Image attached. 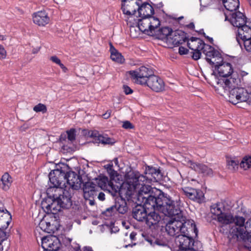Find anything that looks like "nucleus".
Returning a JSON list of instances; mask_svg holds the SVG:
<instances>
[{"instance_id": "obj_27", "label": "nucleus", "mask_w": 251, "mask_h": 251, "mask_svg": "<svg viewBox=\"0 0 251 251\" xmlns=\"http://www.w3.org/2000/svg\"><path fill=\"white\" fill-rule=\"evenodd\" d=\"M190 165L192 169L199 173L203 174L204 175L210 176L213 174L212 170L204 164L190 161Z\"/></svg>"}, {"instance_id": "obj_14", "label": "nucleus", "mask_w": 251, "mask_h": 251, "mask_svg": "<svg viewBox=\"0 0 251 251\" xmlns=\"http://www.w3.org/2000/svg\"><path fill=\"white\" fill-rule=\"evenodd\" d=\"M98 186L103 189H106L111 193L113 196H116L119 194L120 187L119 186L114 185L113 182L109 181L107 177L105 176H100L97 179Z\"/></svg>"}, {"instance_id": "obj_31", "label": "nucleus", "mask_w": 251, "mask_h": 251, "mask_svg": "<svg viewBox=\"0 0 251 251\" xmlns=\"http://www.w3.org/2000/svg\"><path fill=\"white\" fill-rule=\"evenodd\" d=\"M239 36L244 42L247 40L251 39V27L249 25H245L238 29Z\"/></svg>"}, {"instance_id": "obj_21", "label": "nucleus", "mask_w": 251, "mask_h": 251, "mask_svg": "<svg viewBox=\"0 0 251 251\" xmlns=\"http://www.w3.org/2000/svg\"><path fill=\"white\" fill-rule=\"evenodd\" d=\"M187 40L186 33L182 30H176L172 33L169 41L176 46L183 44Z\"/></svg>"}, {"instance_id": "obj_23", "label": "nucleus", "mask_w": 251, "mask_h": 251, "mask_svg": "<svg viewBox=\"0 0 251 251\" xmlns=\"http://www.w3.org/2000/svg\"><path fill=\"white\" fill-rule=\"evenodd\" d=\"M215 70L218 72L219 75L223 78L228 77L235 73L233 71L231 64L227 62H223L220 65H218L217 67H215Z\"/></svg>"}, {"instance_id": "obj_5", "label": "nucleus", "mask_w": 251, "mask_h": 251, "mask_svg": "<svg viewBox=\"0 0 251 251\" xmlns=\"http://www.w3.org/2000/svg\"><path fill=\"white\" fill-rule=\"evenodd\" d=\"M185 233L177 235L175 238V243L179 248V251H196L193 248L195 236L198 235V230L196 231H185Z\"/></svg>"}, {"instance_id": "obj_41", "label": "nucleus", "mask_w": 251, "mask_h": 251, "mask_svg": "<svg viewBox=\"0 0 251 251\" xmlns=\"http://www.w3.org/2000/svg\"><path fill=\"white\" fill-rule=\"evenodd\" d=\"M150 24V33H152L160 25V21L157 18L154 17H149Z\"/></svg>"}, {"instance_id": "obj_55", "label": "nucleus", "mask_w": 251, "mask_h": 251, "mask_svg": "<svg viewBox=\"0 0 251 251\" xmlns=\"http://www.w3.org/2000/svg\"><path fill=\"white\" fill-rule=\"evenodd\" d=\"M6 51L4 47L0 45V59H3L6 58Z\"/></svg>"}, {"instance_id": "obj_48", "label": "nucleus", "mask_w": 251, "mask_h": 251, "mask_svg": "<svg viewBox=\"0 0 251 251\" xmlns=\"http://www.w3.org/2000/svg\"><path fill=\"white\" fill-rule=\"evenodd\" d=\"M33 110L36 112H42L43 113L47 111L46 106L42 103H39L33 107Z\"/></svg>"}, {"instance_id": "obj_25", "label": "nucleus", "mask_w": 251, "mask_h": 251, "mask_svg": "<svg viewBox=\"0 0 251 251\" xmlns=\"http://www.w3.org/2000/svg\"><path fill=\"white\" fill-rule=\"evenodd\" d=\"M33 23L39 26H45L50 22V18L45 11L34 13L32 16Z\"/></svg>"}, {"instance_id": "obj_22", "label": "nucleus", "mask_w": 251, "mask_h": 251, "mask_svg": "<svg viewBox=\"0 0 251 251\" xmlns=\"http://www.w3.org/2000/svg\"><path fill=\"white\" fill-rule=\"evenodd\" d=\"M97 186L92 182H86L83 184V191L84 198L86 200H89L90 198H94L97 196Z\"/></svg>"}, {"instance_id": "obj_44", "label": "nucleus", "mask_w": 251, "mask_h": 251, "mask_svg": "<svg viewBox=\"0 0 251 251\" xmlns=\"http://www.w3.org/2000/svg\"><path fill=\"white\" fill-rule=\"evenodd\" d=\"M226 162L228 168L231 171H234L238 168L239 162L237 160L230 158L227 159Z\"/></svg>"}, {"instance_id": "obj_64", "label": "nucleus", "mask_w": 251, "mask_h": 251, "mask_svg": "<svg viewBox=\"0 0 251 251\" xmlns=\"http://www.w3.org/2000/svg\"><path fill=\"white\" fill-rule=\"evenodd\" d=\"M81 251H93V250L91 247L85 246L82 248Z\"/></svg>"}, {"instance_id": "obj_11", "label": "nucleus", "mask_w": 251, "mask_h": 251, "mask_svg": "<svg viewBox=\"0 0 251 251\" xmlns=\"http://www.w3.org/2000/svg\"><path fill=\"white\" fill-rule=\"evenodd\" d=\"M49 179L50 183L53 185L50 187H66V172L62 170L56 169L52 171L49 174Z\"/></svg>"}, {"instance_id": "obj_6", "label": "nucleus", "mask_w": 251, "mask_h": 251, "mask_svg": "<svg viewBox=\"0 0 251 251\" xmlns=\"http://www.w3.org/2000/svg\"><path fill=\"white\" fill-rule=\"evenodd\" d=\"M130 6H133V9H127L126 10L124 9V13L128 15L135 14L137 10L139 16L141 18H149L154 14V9L153 7L148 3H145L141 4V1L140 0H132L129 4Z\"/></svg>"}, {"instance_id": "obj_24", "label": "nucleus", "mask_w": 251, "mask_h": 251, "mask_svg": "<svg viewBox=\"0 0 251 251\" xmlns=\"http://www.w3.org/2000/svg\"><path fill=\"white\" fill-rule=\"evenodd\" d=\"M206 46H209L206 44L200 38L192 37L187 42L188 47L192 50H202V52L205 54V50Z\"/></svg>"}, {"instance_id": "obj_35", "label": "nucleus", "mask_w": 251, "mask_h": 251, "mask_svg": "<svg viewBox=\"0 0 251 251\" xmlns=\"http://www.w3.org/2000/svg\"><path fill=\"white\" fill-rule=\"evenodd\" d=\"M110 51L111 52V58L112 60L121 64L124 63L125 61L124 57L121 53L118 52L112 46L111 43H110Z\"/></svg>"}, {"instance_id": "obj_56", "label": "nucleus", "mask_w": 251, "mask_h": 251, "mask_svg": "<svg viewBox=\"0 0 251 251\" xmlns=\"http://www.w3.org/2000/svg\"><path fill=\"white\" fill-rule=\"evenodd\" d=\"M239 75V77L241 78L242 81V85L245 84V82L244 79V77L248 75V73L245 71H240L239 73H237Z\"/></svg>"}, {"instance_id": "obj_39", "label": "nucleus", "mask_w": 251, "mask_h": 251, "mask_svg": "<svg viewBox=\"0 0 251 251\" xmlns=\"http://www.w3.org/2000/svg\"><path fill=\"white\" fill-rule=\"evenodd\" d=\"M180 190L182 191V193L184 195H185L190 200L194 201V199L196 198L194 195L195 192H196V189L189 187H185L184 188H181Z\"/></svg>"}, {"instance_id": "obj_54", "label": "nucleus", "mask_w": 251, "mask_h": 251, "mask_svg": "<svg viewBox=\"0 0 251 251\" xmlns=\"http://www.w3.org/2000/svg\"><path fill=\"white\" fill-rule=\"evenodd\" d=\"M107 171L109 173V174L110 175L111 178L113 179L114 176L116 175V172H115L113 169H112V165H108L107 167Z\"/></svg>"}, {"instance_id": "obj_26", "label": "nucleus", "mask_w": 251, "mask_h": 251, "mask_svg": "<svg viewBox=\"0 0 251 251\" xmlns=\"http://www.w3.org/2000/svg\"><path fill=\"white\" fill-rule=\"evenodd\" d=\"M11 220V215L6 209L3 207L2 214H1V219L0 220V230L2 232H5L4 230L6 229Z\"/></svg>"}, {"instance_id": "obj_34", "label": "nucleus", "mask_w": 251, "mask_h": 251, "mask_svg": "<svg viewBox=\"0 0 251 251\" xmlns=\"http://www.w3.org/2000/svg\"><path fill=\"white\" fill-rule=\"evenodd\" d=\"M233 219V215L231 213L225 212L217 218V220L219 223L224 225L232 224Z\"/></svg>"}, {"instance_id": "obj_7", "label": "nucleus", "mask_w": 251, "mask_h": 251, "mask_svg": "<svg viewBox=\"0 0 251 251\" xmlns=\"http://www.w3.org/2000/svg\"><path fill=\"white\" fill-rule=\"evenodd\" d=\"M246 219L244 217L239 215L233 216V222L234 226L231 228L230 234L231 238L236 241L243 239L245 234L244 226Z\"/></svg>"}, {"instance_id": "obj_49", "label": "nucleus", "mask_w": 251, "mask_h": 251, "mask_svg": "<svg viewBox=\"0 0 251 251\" xmlns=\"http://www.w3.org/2000/svg\"><path fill=\"white\" fill-rule=\"evenodd\" d=\"M9 236V233L7 232H2L0 230V251L3 250L2 243L6 240Z\"/></svg>"}, {"instance_id": "obj_20", "label": "nucleus", "mask_w": 251, "mask_h": 251, "mask_svg": "<svg viewBox=\"0 0 251 251\" xmlns=\"http://www.w3.org/2000/svg\"><path fill=\"white\" fill-rule=\"evenodd\" d=\"M137 205L132 209V216L140 222H145L148 212L147 208L144 205L136 203Z\"/></svg>"}, {"instance_id": "obj_40", "label": "nucleus", "mask_w": 251, "mask_h": 251, "mask_svg": "<svg viewBox=\"0 0 251 251\" xmlns=\"http://www.w3.org/2000/svg\"><path fill=\"white\" fill-rule=\"evenodd\" d=\"M115 143L114 140L108 136L106 134H101L96 143L103 145H112Z\"/></svg>"}, {"instance_id": "obj_19", "label": "nucleus", "mask_w": 251, "mask_h": 251, "mask_svg": "<svg viewBox=\"0 0 251 251\" xmlns=\"http://www.w3.org/2000/svg\"><path fill=\"white\" fill-rule=\"evenodd\" d=\"M146 183L140 182L139 185L137 186L136 188L131 191V189L129 188V185L127 184V191L126 193L127 196H128L129 198H132L133 196H134V193L136 192H141L142 193H151L152 191V187L149 185H146Z\"/></svg>"}, {"instance_id": "obj_1", "label": "nucleus", "mask_w": 251, "mask_h": 251, "mask_svg": "<svg viewBox=\"0 0 251 251\" xmlns=\"http://www.w3.org/2000/svg\"><path fill=\"white\" fill-rule=\"evenodd\" d=\"M173 201L163 207L161 212L165 215L170 217L166 225V230L170 236H177L179 233H185V231H196L197 227L193 220H186L180 209L181 201L178 195Z\"/></svg>"}, {"instance_id": "obj_4", "label": "nucleus", "mask_w": 251, "mask_h": 251, "mask_svg": "<svg viewBox=\"0 0 251 251\" xmlns=\"http://www.w3.org/2000/svg\"><path fill=\"white\" fill-rule=\"evenodd\" d=\"M73 191L63 187H49L47 190L48 197L57 199L62 208L68 209L72 205V196Z\"/></svg>"}, {"instance_id": "obj_36", "label": "nucleus", "mask_w": 251, "mask_h": 251, "mask_svg": "<svg viewBox=\"0 0 251 251\" xmlns=\"http://www.w3.org/2000/svg\"><path fill=\"white\" fill-rule=\"evenodd\" d=\"M210 211L211 213L217 218L225 212V207L224 203L218 202L211 206Z\"/></svg>"}, {"instance_id": "obj_8", "label": "nucleus", "mask_w": 251, "mask_h": 251, "mask_svg": "<svg viewBox=\"0 0 251 251\" xmlns=\"http://www.w3.org/2000/svg\"><path fill=\"white\" fill-rule=\"evenodd\" d=\"M250 97V94L242 87H237L229 90V101L233 104L248 101Z\"/></svg>"}, {"instance_id": "obj_52", "label": "nucleus", "mask_w": 251, "mask_h": 251, "mask_svg": "<svg viewBox=\"0 0 251 251\" xmlns=\"http://www.w3.org/2000/svg\"><path fill=\"white\" fill-rule=\"evenodd\" d=\"M101 134L97 130L92 131L90 134V136L94 138V142L97 143L98 140V138L100 136Z\"/></svg>"}, {"instance_id": "obj_3", "label": "nucleus", "mask_w": 251, "mask_h": 251, "mask_svg": "<svg viewBox=\"0 0 251 251\" xmlns=\"http://www.w3.org/2000/svg\"><path fill=\"white\" fill-rule=\"evenodd\" d=\"M144 175L138 171H130L126 175V183L129 185L131 191L134 190L140 182L151 183L161 179L162 175L159 169L152 166L146 167Z\"/></svg>"}, {"instance_id": "obj_16", "label": "nucleus", "mask_w": 251, "mask_h": 251, "mask_svg": "<svg viewBox=\"0 0 251 251\" xmlns=\"http://www.w3.org/2000/svg\"><path fill=\"white\" fill-rule=\"evenodd\" d=\"M66 181L70 187L69 189L72 190L74 192V190H77L81 187L82 183V178L80 176L77 175L73 171H69L66 173Z\"/></svg>"}, {"instance_id": "obj_37", "label": "nucleus", "mask_w": 251, "mask_h": 251, "mask_svg": "<svg viewBox=\"0 0 251 251\" xmlns=\"http://www.w3.org/2000/svg\"><path fill=\"white\" fill-rule=\"evenodd\" d=\"M1 183L0 185L3 190H6L9 189V186L12 182V178L10 175L6 173L2 176L1 178Z\"/></svg>"}, {"instance_id": "obj_33", "label": "nucleus", "mask_w": 251, "mask_h": 251, "mask_svg": "<svg viewBox=\"0 0 251 251\" xmlns=\"http://www.w3.org/2000/svg\"><path fill=\"white\" fill-rule=\"evenodd\" d=\"M223 3L225 8L231 13L236 11L240 5L239 0H223Z\"/></svg>"}, {"instance_id": "obj_50", "label": "nucleus", "mask_w": 251, "mask_h": 251, "mask_svg": "<svg viewBox=\"0 0 251 251\" xmlns=\"http://www.w3.org/2000/svg\"><path fill=\"white\" fill-rule=\"evenodd\" d=\"M201 50L202 51V50H193V52H192L193 54L192 55V57L194 60H197L200 58L201 54Z\"/></svg>"}, {"instance_id": "obj_12", "label": "nucleus", "mask_w": 251, "mask_h": 251, "mask_svg": "<svg viewBox=\"0 0 251 251\" xmlns=\"http://www.w3.org/2000/svg\"><path fill=\"white\" fill-rule=\"evenodd\" d=\"M218 84L220 85L225 90H229L233 88L242 86V81L239 77L237 72L233 73L228 77L221 78L218 81Z\"/></svg>"}, {"instance_id": "obj_30", "label": "nucleus", "mask_w": 251, "mask_h": 251, "mask_svg": "<svg viewBox=\"0 0 251 251\" xmlns=\"http://www.w3.org/2000/svg\"><path fill=\"white\" fill-rule=\"evenodd\" d=\"M245 230V234L243 239H239L238 241H242L246 243V246L249 247V244H251V235L250 234L249 232H251V218L248 219L246 222L244 226Z\"/></svg>"}, {"instance_id": "obj_9", "label": "nucleus", "mask_w": 251, "mask_h": 251, "mask_svg": "<svg viewBox=\"0 0 251 251\" xmlns=\"http://www.w3.org/2000/svg\"><path fill=\"white\" fill-rule=\"evenodd\" d=\"M129 74L136 79L137 83L144 85L147 83L148 79L153 74V72L151 69L142 66L136 70L129 71Z\"/></svg>"}, {"instance_id": "obj_62", "label": "nucleus", "mask_w": 251, "mask_h": 251, "mask_svg": "<svg viewBox=\"0 0 251 251\" xmlns=\"http://www.w3.org/2000/svg\"><path fill=\"white\" fill-rule=\"evenodd\" d=\"M60 68L62 69L63 72L66 73L68 71L67 68L60 62L59 64H58Z\"/></svg>"}, {"instance_id": "obj_28", "label": "nucleus", "mask_w": 251, "mask_h": 251, "mask_svg": "<svg viewBox=\"0 0 251 251\" xmlns=\"http://www.w3.org/2000/svg\"><path fill=\"white\" fill-rule=\"evenodd\" d=\"M114 205L116 208V212H118L120 214H124L127 212L128 206L126 201L121 196L116 198Z\"/></svg>"}, {"instance_id": "obj_63", "label": "nucleus", "mask_w": 251, "mask_h": 251, "mask_svg": "<svg viewBox=\"0 0 251 251\" xmlns=\"http://www.w3.org/2000/svg\"><path fill=\"white\" fill-rule=\"evenodd\" d=\"M110 115H111V112L107 111L105 113H104L102 115V117L105 119H107L110 117Z\"/></svg>"}, {"instance_id": "obj_61", "label": "nucleus", "mask_w": 251, "mask_h": 251, "mask_svg": "<svg viewBox=\"0 0 251 251\" xmlns=\"http://www.w3.org/2000/svg\"><path fill=\"white\" fill-rule=\"evenodd\" d=\"M98 198L101 201H104L105 200V194L103 192L99 193Z\"/></svg>"}, {"instance_id": "obj_42", "label": "nucleus", "mask_w": 251, "mask_h": 251, "mask_svg": "<svg viewBox=\"0 0 251 251\" xmlns=\"http://www.w3.org/2000/svg\"><path fill=\"white\" fill-rule=\"evenodd\" d=\"M241 168L246 170L251 167V156H246L243 157L242 161L240 163Z\"/></svg>"}, {"instance_id": "obj_2", "label": "nucleus", "mask_w": 251, "mask_h": 251, "mask_svg": "<svg viewBox=\"0 0 251 251\" xmlns=\"http://www.w3.org/2000/svg\"><path fill=\"white\" fill-rule=\"evenodd\" d=\"M157 194L153 195V191L150 193H142L141 192L134 193L132 198L127 197L128 200L131 199L136 203L144 205L148 209H156L161 211L163 207H165L168 204L172 201L178 195L176 193H165L156 189Z\"/></svg>"}, {"instance_id": "obj_29", "label": "nucleus", "mask_w": 251, "mask_h": 251, "mask_svg": "<svg viewBox=\"0 0 251 251\" xmlns=\"http://www.w3.org/2000/svg\"><path fill=\"white\" fill-rule=\"evenodd\" d=\"M161 220V216L156 212L152 211L147 213L145 220L146 224L150 227L157 224Z\"/></svg>"}, {"instance_id": "obj_53", "label": "nucleus", "mask_w": 251, "mask_h": 251, "mask_svg": "<svg viewBox=\"0 0 251 251\" xmlns=\"http://www.w3.org/2000/svg\"><path fill=\"white\" fill-rule=\"evenodd\" d=\"M122 127L125 129H133V125L128 121H126L123 122Z\"/></svg>"}, {"instance_id": "obj_45", "label": "nucleus", "mask_w": 251, "mask_h": 251, "mask_svg": "<svg viewBox=\"0 0 251 251\" xmlns=\"http://www.w3.org/2000/svg\"><path fill=\"white\" fill-rule=\"evenodd\" d=\"M195 196L196 198L194 199V201L198 203H202L204 201V195L203 192L199 189H196V192H195Z\"/></svg>"}, {"instance_id": "obj_60", "label": "nucleus", "mask_w": 251, "mask_h": 251, "mask_svg": "<svg viewBox=\"0 0 251 251\" xmlns=\"http://www.w3.org/2000/svg\"><path fill=\"white\" fill-rule=\"evenodd\" d=\"M50 60L57 65L61 62L60 59L55 55L50 57Z\"/></svg>"}, {"instance_id": "obj_51", "label": "nucleus", "mask_w": 251, "mask_h": 251, "mask_svg": "<svg viewBox=\"0 0 251 251\" xmlns=\"http://www.w3.org/2000/svg\"><path fill=\"white\" fill-rule=\"evenodd\" d=\"M132 1V0H124V5H122V9L123 10V12H124V9L125 8L126 10L127 9H133V6H129V4H130V2Z\"/></svg>"}, {"instance_id": "obj_59", "label": "nucleus", "mask_w": 251, "mask_h": 251, "mask_svg": "<svg viewBox=\"0 0 251 251\" xmlns=\"http://www.w3.org/2000/svg\"><path fill=\"white\" fill-rule=\"evenodd\" d=\"M179 53L180 55L186 54L188 53V50L183 47H180L178 50Z\"/></svg>"}, {"instance_id": "obj_17", "label": "nucleus", "mask_w": 251, "mask_h": 251, "mask_svg": "<svg viewBox=\"0 0 251 251\" xmlns=\"http://www.w3.org/2000/svg\"><path fill=\"white\" fill-rule=\"evenodd\" d=\"M43 208L48 213L56 214L62 208L57 199L48 196V198L42 203Z\"/></svg>"}, {"instance_id": "obj_43", "label": "nucleus", "mask_w": 251, "mask_h": 251, "mask_svg": "<svg viewBox=\"0 0 251 251\" xmlns=\"http://www.w3.org/2000/svg\"><path fill=\"white\" fill-rule=\"evenodd\" d=\"M174 31L172 28L169 27H163L159 30L160 34L162 35V38H167L169 40L171 34Z\"/></svg>"}, {"instance_id": "obj_47", "label": "nucleus", "mask_w": 251, "mask_h": 251, "mask_svg": "<svg viewBox=\"0 0 251 251\" xmlns=\"http://www.w3.org/2000/svg\"><path fill=\"white\" fill-rule=\"evenodd\" d=\"M76 131L74 128H71L66 131L67 134V138L68 140L71 141L72 143L75 140L76 137Z\"/></svg>"}, {"instance_id": "obj_58", "label": "nucleus", "mask_w": 251, "mask_h": 251, "mask_svg": "<svg viewBox=\"0 0 251 251\" xmlns=\"http://www.w3.org/2000/svg\"><path fill=\"white\" fill-rule=\"evenodd\" d=\"M123 89L126 95L131 94L133 93V90L127 85H124L123 86Z\"/></svg>"}, {"instance_id": "obj_18", "label": "nucleus", "mask_w": 251, "mask_h": 251, "mask_svg": "<svg viewBox=\"0 0 251 251\" xmlns=\"http://www.w3.org/2000/svg\"><path fill=\"white\" fill-rule=\"evenodd\" d=\"M147 85L153 91L159 92L164 90V82L163 80L155 75L153 74L151 77L148 79L147 83L144 84Z\"/></svg>"}, {"instance_id": "obj_10", "label": "nucleus", "mask_w": 251, "mask_h": 251, "mask_svg": "<svg viewBox=\"0 0 251 251\" xmlns=\"http://www.w3.org/2000/svg\"><path fill=\"white\" fill-rule=\"evenodd\" d=\"M204 52H205V59L211 65H214V67H217L220 65L223 61V59L221 53L215 50L211 46H206Z\"/></svg>"}, {"instance_id": "obj_15", "label": "nucleus", "mask_w": 251, "mask_h": 251, "mask_svg": "<svg viewBox=\"0 0 251 251\" xmlns=\"http://www.w3.org/2000/svg\"><path fill=\"white\" fill-rule=\"evenodd\" d=\"M41 246L45 251H59L60 244L56 237L47 236L42 238Z\"/></svg>"}, {"instance_id": "obj_32", "label": "nucleus", "mask_w": 251, "mask_h": 251, "mask_svg": "<svg viewBox=\"0 0 251 251\" xmlns=\"http://www.w3.org/2000/svg\"><path fill=\"white\" fill-rule=\"evenodd\" d=\"M150 25L149 18H142V19L138 21V25L139 29L141 31L145 34H150L151 33Z\"/></svg>"}, {"instance_id": "obj_46", "label": "nucleus", "mask_w": 251, "mask_h": 251, "mask_svg": "<svg viewBox=\"0 0 251 251\" xmlns=\"http://www.w3.org/2000/svg\"><path fill=\"white\" fill-rule=\"evenodd\" d=\"M116 212V208L114 205H112L111 207L107 208L104 211L102 212L103 215L105 216L108 218L113 215Z\"/></svg>"}, {"instance_id": "obj_13", "label": "nucleus", "mask_w": 251, "mask_h": 251, "mask_svg": "<svg viewBox=\"0 0 251 251\" xmlns=\"http://www.w3.org/2000/svg\"><path fill=\"white\" fill-rule=\"evenodd\" d=\"M225 20H228L234 26L240 28L246 25L247 23L246 16L240 11H236L231 13L228 15L225 13Z\"/></svg>"}, {"instance_id": "obj_57", "label": "nucleus", "mask_w": 251, "mask_h": 251, "mask_svg": "<svg viewBox=\"0 0 251 251\" xmlns=\"http://www.w3.org/2000/svg\"><path fill=\"white\" fill-rule=\"evenodd\" d=\"M244 45L246 50L248 52H251V39L245 41Z\"/></svg>"}, {"instance_id": "obj_38", "label": "nucleus", "mask_w": 251, "mask_h": 251, "mask_svg": "<svg viewBox=\"0 0 251 251\" xmlns=\"http://www.w3.org/2000/svg\"><path fill=\"white\" fill-rule=\"evenodd\" d=\"M41 228L48 233H53L55 229V226L51 225L50 222L42 221L40 223Z\"/></svg>"}]
</instances>
